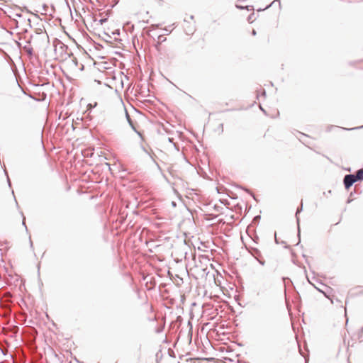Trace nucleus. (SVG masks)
Instances as JSON below:
<instances>
[{"label": "nucleus", "mask_w": 363, "mask_h": 363, "mask_svg": "<svg viewBox=\"0 0 363 363\" xmlns=\"http://www.w3.org/2000/svg\"><path fill=\"white\" fill-rule=\"evenodd\" d=\"M160 44H161L160 42H157V43L155 45V48L157 50L160 49Z\"/></svg>", "instance_id": "nucleus-14"}, {"label": "nucleus", "mask_w": 363, "mask_h": 363, "mask_svg": "<svg viewBox=\"0 0 363 363\" xmlns=\"http://www.w3.org/2000/svg\"><path fill=\"white\" fill-rule=\"evenodd\" d=\"M349 318H347L346 320H345V325L347 326L348 325V323H349Z\"/></svg>", "instance_id": "nucleus-22"}, {"label": "nucleus", "mask_w": 363, "mask_h": 363, "mask_svg": "<svg viewBox=\"0 0 363 363\" xmlns=\"http://www.w3.org/2000/svg\"><path fill=\"white\" fill-rule=\"evenodd\" d=\"M360 128H363V125H362V126H361Z\"/></svg>", "instance_id": "nucleus-33"}, {"label": "nucleus", "mask_w": 363, "mask_h": 363, "mask_svg": "<svg viewBox=\"0 0 363 363\" xmlns=\"http://www.w3.org/2000/svg\"><path fill=\"white\" fill-rule=\"evenodd\" d=\"M260 108H261V110H262L264 113H266V112H265V111L264 110V108H262L261 106H260Z\"/></svg>", "instance_id": "nucleus-28"}, {"label": "nucleus", "mask_w": 363, "mask_h": 363, "mask_svg": "<svg viewBox=\"0 0 363 363\" xmlns=\"http://www.w3.org/2000/svg\"><path fill=\"white\" fill-rule=\"evenodd\" d=\"M23 225L26 227V229H27V227L25 223V218L24 217H23Z\"/></svg>", "instance_id": "nucleus-21"}, {"label": "nucleus", "mask_w": 363, "mask_h": 363, "mask_svg": "<svg viewBox=\"0 0 363 363\" xmlns=\"http://www.w3.org/2000/svg\"><path fill=\"white\" fill-rule=\"evenodd\" d=\"M228 320V319H223L220 323L213 324V331L216 332L218 335H225L226 333H230V331L228 330L230 328L228 323H227Z\"/></svg>", "instance_id": "nucleus-1"}, {"label": "nucleus", "mask_w": 363, "mask_h": 363, "mask_svg": "<svg viewBox=\"0 0 363 363\" xmlns=\"http://www.w3.org/2000/svg\"><path fill=\"white\" fill-rule=\"evenodd\" d=\"M60 48H61V49H62V50H63L64 48L67 49V45H65V44H63V43H61V44H60Z\"/></svg>", "instance_id": "nucleus-13"}, {"label": "nucleus", "mask_w": 363, "mask_h": 363, "mask_svg": "<svg viewBox=\"0 0 363 363\" xmlns=\"http://www.w3.org/2000/svg\"><path fill=\"white\" fill-rule=\"evenodd\" d=\"M157 38L159 40V42H160L161 43L167 40V38H164L163 35H160Z\"/></svg>", "instance_id": "nucleus-11"}, {"label": "nucleus", "mask_w": 363, "mask_h": 363, "mask_svg": "<svg viewBox=\"0 0 363 363\" xmlns=\"http://www.w3.org/2000/svg\"><path fill=\"white\" fill-rule=\"evenodd\" d=\"M32 38V37H30V38L27 41V43L30 44V39Z\"/></svg>", "instance_id": "nucleus-27"}, {"label": "nucleus", "mask_w": 363, "mask_h": 363, "mask_svg": "<svg viewBox=\"0 0 363 363\" xmlns=\"http://www.w3.org/2000/svg\"><path fill=\"white\" fill-rule=\"evenodd\" d=\"M158 27H159V25H157V24H152V25L151 26V28H158Z\"/></svg>", "instance_id": "nucleus-17"}, {"label": "nucleus", "mask_w": 363, "mask_h": 363, "mask_svg": "<svg viewBox=\"0 0 363 363\" xmlns=\"http://www.w3.org/2000/svg\"><path fill=\"white\" fill-rule=\"evenodd\" d=\"M236 7H237V8H238V9H244V7H243V6H238V5H237V6H236Z\"/></svg>", "instance_id": "nucleus-24"}, {"label": "nucleus", "mask_w": 363, "mask_h": 363, "mask_svg": "<svg viewBox=\"0 0 363 363\" xmlns=\"http://www.w3.org/2000/svg\"><path fill=\"white\" fill-rule=\"evenodd\" d=\"M249 7H250L249 6H247V7H246L248 11L252 9H250Z\"/></svg>", "instance_id": "nucleus-29"}, {"label": "nucleus", "mask_w": 363, "mask_h": 363, "mask_svg": "<svg viewBox=\"0 0 363 363\" xmlns=\"http://www.w3.org/2000/svg\"><path fill=\"white\" fill-rule=\"evenodd\" d=\"M252 35H255L257 34L256 30H252Z\"/></svg>", "instance_id": "nucleus-20"}, {"label": "nucleus", "mask_w": 363, "mask_h": 363, "mask_svg": "<svg viewBox=\"0 0 363 363\" xmlns=\"http://www.w3.org/2000/svg\"><path fill=\"white\" fill-rule=\"evenodd\" d=\"M274 2V1H273L270 5L267 6L264 9L269 8V7H270V6H271Z\"/></svg>", "instance_id": "nucleus-26"}, {"label": "nucleus", "mask_w": 363, "mask_h": 363, "mask_svg": "<svg viewBox=\"0 0 363 363\" xmlns=\"http://www.w3.org/2000/svg\"><path fill=\"white\" fill-rule=\"evenodd\" d=\"M303 210V204L301 203V206L300 207H298L297 210H296V221H297V225H298V238H300V227H299V218L298 216V214L299 213H301Z\"/></svg>", "instance_id": "nucleus-4"}, {"label": "nucleus", "mask_w": 363, "mask_h": 363, "mask_svg": "<svg viewBox=\"0 0 363 363\" xmlns=\"http://www.w3.org/2000/svg\"><path fill=\"white\" fill-rule=\"evenodd\" d=\"M356 182L363 180V168L357 170L355 174H353Z\"/></svg>", "instance_id": "nucleus-5"}, {"label": "nucleus", "mask_w": 363, "mask_h": 363, "mask_svg": "<svg viewBox=\"0 0 363 363\" xmlns=\"http://www.w3.org/2000/svg\"><path fill=\"white\" fill-rule=\"evenodd\" d=\"M142 148H143V150L145 152H146L147 154L150 155V153L147 152V150L144 147H143Z\"/></svg>", "instance_id": "nucleus-19"}, {"label": "nucleus", "mask_w": 363, "mask_h": 363, "mask_svg": "<svg viewBox=\"0 0 363 363\" xmlns=\"http://www.w3.org/2000/svg\"><path fill=\"white\" fill-rule=\"evenodd\" d=\"M30 245L32 246L33 245V242L30 240Z\"/></svg>", "instance_id": "nucleus-31"}, {"label": "nucleus", "mask_w": 363, "mask_h": 363, "mask_svg": "<svg viewBox=\"0 0 363 363\" xmlns=\"http://www.w3.org/2000/svg\"><path fill=\"white\" fill-rule=\"evenodd\" d=\"M7 181H8L9 186H11V182H10V179L8 176H7Z\"/></svg>", "instance_id": "nucleus-23"}, {"label": "nucleus", "mask_w": 363, "mask_h": 363, "mask_svg": "<svg viewBox=\"0 0 363 363\" xmlns=\"http://www.w3.org/2000/svg\"><path fill=\"white\" fill-rule=\"evenodd\" d=\"M1 352H2L4 354H5L4 351L2 349H1Z\"/></svg>", "instance_id": "nucleus-30"}, {"label": "nucleus", "mask_w": 363, "mask_h": 363, "mask_svg": "<svg viewBox=\"0 0 363 363\" xmlns=\"http://www.w3.org/2000/svg\"><path fill=\"white\" fill-rule=\"evenodd\" d=\"M248 251L262 266H264L265 264V261L262 258V254L259 250H258L256 247H251L248 248Z\"/></svg>", "instance_id": "nucleus-2"}, {"label": "nucleus", "mask_w": 363, "mask_h": 363, "mask_svg": "<svg viewBox=\"0 0 363 363\" xmlns=\"http://www.w3.org/2000/svg\"><path fill=\"white\" fill-rule=\"evenodd\" d=\"M13 328H13L14 333H17L18 331V326H14Z\"/></svg>", "instance_id": "nucleus-15"}, {"label": "nucleus", "mask_w": 363, "mask_h": 363, "mask_svg": "<svg viewBox=\"0 0 363 363\" xmlns=\"http://www.w3.org/2000/svg\"><path fill=\"white\" fill-rule=\"evenodd\" d=\"M23 50L28 54L29 56H32L33 54V48L29 45H25L23 48Z\"/></svg>", "instance_id": "nucleus-9"}, {"label": "nucleus", "mask_w": 363, "mask_h": 363, "mask_svg": "<svg viewBox=\"0 0 363 363\" xmlns=\"http://www.w3.org/2000/svg\"><path fill=\"white\" fill-rule=\"evenodd\" d=\"M262 94L263 96H265V95H266V92H265V91H264V90H263V91H262Z\"/></svg>", "instance_id": "nucleus-25"}, {"label": "nucleus", "mask_w": 363, "mask_h": 363, "mask_svg": "<svg viewBox=\"0 0 363 363\" xmlns=\"http://www.w3.org/2000/svg\"><path fill=\"white\" fill-rule=\"evenodd\" d=\"M356 182L353 174H346L343 179L345 188L348 190Z\"/></svg>", "instance_id": "nucleus-3"}, {"label": "nucleus", "mask_w": 363, "mask_h": 363, "mask_svg": "<svg viewBox=\"0 0 363 363\" xmlns=\"http://www.w3.org/2000/svg\"><path fill=\"white\" fill-rule=\"evenodd\" d=\"M165 319H162V321L160 323L158 324L157 327H155V332L156 333H160L163 331L164 326H165Z\"/></svg>", "instance_id": "nucleus-6"}, {"label": "nucleus", "mask_w": 363, "mask_h": 363, "mask_svg": "<svg viewBox=\"0 0 363 363\" xmlns=\"http://www.w3.org/2000/svg\"><path fill=\"white\" fill-rule=\"evenodd\" d=\"M125 115H126V118H127V120H128V123L130 124V125L131 126V128L140 135L141 136V134L140 133L138 132L133 123V121L131 120V118H130V116L128 115V112L126 111L125 112Z\"/></svg>", "instance_id": "nucleus-7"}, {"label": "nucleus", "mask_w": 363, "mask_h": 363, "mask_svg": "<svg viewBox=\"0 0 363 363\" xmlns=\"http://www.w3.org/2000/svg\"><path fill=\"white\" fill-rule=\"evenodd\" d=\"M158 27H159V25H157V24H152V25L151 26V28H158Z\"/></svg>", "instance_id": "nucleus-16"}, {"label": "nucleus", "mask_w": 363, "mask_h": 363, "mask_svg": "<svg viewBox=\"0 0 363 363\" xmlns=\"http://www.w3.org/2000/svg\"><path fill=\"white\" fill-rule=\"evenodd\" d=\"M305 319L304 318H302V321L305 323Z\"/></svg>", "instance_id": "nucleus-32"}, {"label": "nucleus", "mask_w": 363, "mask_h": 363, "mask_svg": "<svg viewBox=\"0 0 363 363\" xmlns=\"http://www.w3.org/2000/svg\"><path fill=\"white\" fill-rule=\"evenodd\" d=\"M107 18H101L100 20H99V23L100 25H103L104 23H106L107 21Z\"/></svg>", "instance_id": "nucleus-12"}, {"label": "nucleus", "mask_w": 363, "mask_h": 363, "mask_svg": "<svg viewBox=\"0 0 363 363\" xmlns=\"http://www.w3.org/2000/svg\"><path fill=\"white\" fill-rule=\"evenodd\" d=\"M203 330L209 331L213 330V325H211L210 323H203L202 326V329Z\"/></svg>", "instance_id": "nucleus-8"}, {"label": "nucleus", "mask_w": 363, "mask_h": 363, "mask_svg": "<svg viewBox=\"0 0 363 363\" xmlns=\"http://www.w3.org/2000/svg\"><path fill=\"white\" fill-rule=\"evenodd\" d=\"M104 36L103 37V40H105L106 42L111 43V36L106 33H104Z\"/></svg>", "instance_id": "nucleus-10"}, {"label": "nucleus", "mask_w": 363, "mask_h": 363, "mask_svg": "<svg viewBox=\"0 0 363 363\" xmlns=\"http://www.w3.org/2000/svg\"><path fill=\"white\" fill-rule=\"evenodd\" d=\"M113 35H116H116H119V34H120V31H119V30H116V31L113 32Z\"/></svg>", "instance_id": "nucleus-18"}]
</instances>
